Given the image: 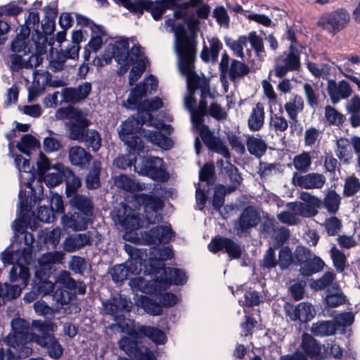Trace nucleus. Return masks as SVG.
Listing matches in <instances>:
<instances>
[{"mask_svg": "<svg viewBox=\"0 0 360 360\" xmlns=\"http://www.w3.org/2000/svg\"><path fill=\"white\" fill-rule=\"evenodd\" d=\"M260 217L257 212L252 207L246 208L240 219V227L242 231L256 226Z\"/></svg>", "mask_w": 360, "mask_h": 360, "instance_id": "nucleus-41", "label": "nucleus"}, {"mask_svg": "<svg viewBox=\"0 0 360 360\" xmlns=\"http://www.w3.org/2000/svg\"><path fill=\"white\" fill-rule=\"evenodd\" d=\"M87 220L85 217L77 214H66L62 217V224L64 229H71L72 231L84 230L87 227Z\"/></svg>", "mask_w": 360, "mask_h": 360, "instance_id": "nucleus-38", "label": "nucleus"}, {"mask_svg": "<svg viewBox=\"0 0 360 360\" xmlns=\"http://www.w3.org/2000/svg\"><path fill=\"white\" fill-rule=\"evenodd\" d=\"M89 242V237L86 234H77L66 238L63 242V248L66 252H72L83 248Z\"/></svg>", "mask_w": 360, "mask_h": 360, "instance_id": "nucleus-37", "label": "nucleus"}, {"mask_svg": "<svg viewBox=\"0 0 360 360\" xmlns=\"http://www.w3.org/2000/svg\"><path fill=\"white\" fill-rule=\"evenodd\" d=\"M11 326L13 332L4 340L8 347L6 349L0 348V360H13L14 352L19 357L28 356L32 350L25 344L30 342H34L45 349L51 359H58L63 356V347L54 335L49 333L56 331V323L33 321L29 328L25 321L16 319L12 321Z\"/></svg>", "mask_w": 360, "mask_h": 360, "instance_id": "nucleus-1", "label": "nucleus"}, {"mask_svg": "<svg viewBox=\"0 0 360 360\" xmlns=\"http://www.w3.org/2000/svg\"><path fill=\"white\" fill-rule=\"evenodd\" d=\"M69 198L70 203L72 207L84 212V213H88L90 211L91 208V204L87 198L74 194Z\"/></svg>", "mask_w": 360, "mask_h": 360, "instance_id": "nucleus-59", "label": "nucleus"}, {"mask_svg": "<svg viewBox=\"0 0 360 360\" xmlns=\"http://www.w3.org/2000/svg\"><path fill=\"white\" fill-rule=\"evenodd\" d=\"M177 54L179 70L187 77L188 94L185 97L184 104L191 112L194 127L200 132L201 138L205 141L210 136V132L208 127L202 122L207 107L205 100L207 97H212L209 81L205 77H196L193 71L195 56L194 41L181 38L177 47Z\"/></svg>", "mask_w": 360, "mask_h": 360, "instance_id": "nucleus-2", "label": "nucleus"}, {"mask_svg": "<svg viewBox=\"0 0 360 360\" xmlns=\"http://www.w3.org/2000/svg\"><path fill=\"white\" fill-rule=\"evenodd\" d=\"M139 334L148 337L156 344H163L166 340L165 333L155 328L150 326H137Z\"/></svg>", "mask_w": 360, "mask_h": 360, "instance_id": "nucleus-45", "label": "nucleus"}, {"mask_svg": "<svg viewBox=\"0 0 360 360\" xmlns=\"http://www.w3.org/2000/svg\"><path fill=\"white\" fill-rule=\"evenodd\" d=\"M246 146L249 153L258 158L262 156L267 149L266 142L259 136H249Z\"/></svg>", "mask_w": 360, "mask_h": 360, "instance_id": "nucleus-39", "label": "nucleus"}, {"mask_svg": "<svg viewBox=\"0 0 360 360\" xmlns=\"http://www.w3.org/2000/svg\"><path fill=\"white\" fill-rule=\"evenodd\" d=\"M334 279L335 275L331 272H327L319 279L311 281L309 286L315 290H320L330 285Z\"/></svg>", "mask_w": 360, "mask_h": 360, "instance_id": "nucleus-61", "label": "nucleus"}, {"mask_svg": "<svg viewBox=\"0 0 360 360\" xmlns=\"http://www.w3.org/2000/svg\"><path fill=\"white\" fill-rule=\"evenodd\" d=\"M340 202V195L335 191L331 190L326 194L323 201H322V205H323L328 212L335 213L339 210Z\"/></svg>", "mask_w": 360, "mask_h": 360, "instance_id": "nucleus-47", "label": "nucleus"}, {"mask_svg": "<svg viewBox=\"0 0 360 360\" xmlns=\"http://www.w3.org/2000/svg\"><path fill=\"white\" fill-rule=\"evenodd\" d=\"M270 127L275 131H285L288 127V122L283 116V112L280 107V110L274 113L271 110Z\"/></svg>", "mask_w": 360, "mask_h": 360, "instance_id": "nucleus-52", "label": "nucleus"}, {"mask_svg": "<svg viewBox=\"0 0 360 360\" xmlns=\"http://www.w3.org/2000/svg\"><path fill=\"white\" fill-rule=\"evenodd\" d=\"M141 262L137 259H133L127 262L125 264H118L115 266L110 271L112 278L114 281L118 283L122 282L127 278L131 281L136 279V278H131V276L136 275L141 271ZM136 278L143 279L141 277ZM130 285V283H129Z\"/></svg>", "mask_w": 360, "mask_h": 360, "instance_id": "nucleus-19", "label": "nucleus"}, {"mask_svg": "<svg viewBox=\"0 0 360 360\" xmlns=\"http://www.w3.org/2000/svg\"><path fill=\"white\" fill-rule=\"evenodd\" d=\"M250 72L249 67L242 62L234 60L231 64V67L229 70V77L231 80H234L236 78L242 77L248 75Z\"/></svg>", "mask_w": 360, "mask_h": 360, "instance_id": "nucleus-55", "label": "nucleus"}, {"mask_svg": "<svg viewBox=\"0 0 360 360\" xmlns=\"http://www.w3.org/2000/svg\"><path fill=\"white\" fill-rule=\"evenodd\" d=\"M323 225L330 236L336 235L342 228V222L336 217H331L326 219Z\"/></svg>", "mask_w": 360, "mask_h": 360, "instance_id": "nucleus-63", "label": "nucleus"}, {"mask_svg": "<svg viewBox=\"0 0 360 360\" xmlns=\"http://www.w3.org/2000/svg\"><path fill=\"white\" fill-rule=\"evenodd\" d=\"M134 170L156 181H164L168 179V174L163 167V161L159 158H144L140 165L134 166Z\"/></svg>", "mask_w": 360, "mask_h": 360, "instance_id": "nucleus-14", "label": "nucleus"}, {"mask_svg": "<svg viewBox=\"0 0 360 360\" xmlns=\"http://www.w3.org/2000/svg\"><path fill=\"white\" fill-rule=\"evenodd\" d=\"M39 181H44L49 187H54L62 182L67 167L60 162L51 165L49 160L41 153L37 161Z\"/></svg>", "mask_w": 360, "mask_h": 360, "instance_id": "nucleus-9", "label": "nucleus"}, {"mask_svg": "<svg viewBox=\"0 0 360 360\" xmlns=\"http://www.w3.org/2000/svg\"><path fill=\"white\" fill-rule=\"evenodd\" d=\"M91 158V155L80 146H73L69 150V159L74 165L84 167L89 163Z\"/></svg>", "mask_w": 360, "mask_h": 360, "instance_id": "nucleus-33", "label": "nucleus"}, {"mask_svg": "<svg viewBox=\"0 0 360 360\" xmlns=\"http://www.w3.org/2000/svg\"><path fill=\"white\" fill-rule=\"evenodd\" d=\"M217 165V167L221 168L222 172L229 174L231 180L233 181L235 186L240 184L241 177L238 173L237 169L229 161H224L222 160H218Z\"/></svg>", "mask_w": 360, "mask_h": 360, "instance_id": "nucleus-58", "label": "nucleus"}, {"mask_svg": "<svg viewBox=\"0 0 360 360\" xmlns=\"http://www.w3.org/2000/svg\"><path fill=\"white\" fill-rule=\"evenodd\" d=\"M225 43L238 58H243V48L246 46L248 39L246 36H240L237 39L233 40L230 38L225 39Z\"/></svg>", "mask_w": 360, "mask_h": 360, "instance_id": "nucleus-51", "label": "nucleus"}, {"mask_svg": "<svg viewBox=\"0 0 360 360\" xmlns=\"http://www.w3.org/2000/svg\"><path fill=\"white\" fill-rule=\"evenodd\" d=\"M83 141L86 142L94 151H97L101 146V138L96 131H86Z\"/></svg>", "mask_w": 360, "mask_h": 360, "instance_id": "nucleus-64", "label": "nucleus"}, {"mask_svg": "<svg viewBox=\"0 0 360 360\" xmlns=\"http://www.w3.org/2000/svg\"><path fill=\"white\" fill-rule=\"evenodd\" d=\"M134 199L137 203L144 206L146 217L149 224L158 222L162 219L158 214L163 207L161 199L146 195H136Z\"/></svg>", "mask_w": 360, "mask_h": 360, "instance_id": "nucleus-16", "label": "nucleus"}, {"mask_svg": "<svg viewBox=\"0 0 360 360\" xmlns=\"http://www.w3.org/2000/svg\"><path fill=\"white\" fill-rule=\"evenodd\" d=\"M131 302L126 297L120 296L114 298L112 302L105 304V308L108 313L115 316L118 309H123L129 311L131 308Z\"/></svg>", "mask_w": 360, "mask_h": 360, "instance_id": "nucleus-42", "label": "nucleus"}, {"mask_svg": "<svg viewBox=\"0 0 360 360\" xmlns=\"http://www.w3.org/2000/svg\"><path fill=\"white\" fill-rule=\"evenodd\" d=\"M116 4L122 5L130 12L141 15L144 11L151 13L153 18L158 20L165 13L161 0H113Z\"/></svg>", "mask_w": 360, "mask_h": 360, "instance_id": "nucleus-11", "label": "nucleus"}, {"mask_svg": "<svg viewBox=\"0 0 360 360\" xmlns=\"http://www.w3.org/2000/svg\"><path fill=\"white\" fill-rule=\"evenodd\" d=\"M158 86L157 79L150 75L146 78L143 83H140L135 88H134L128 97L127 101V106L128 108H133L141 101L142 98L145 96L148 93L151 94L153 91H155Z\"/></svg>", "mask_w": 360, "mask_h": 360, "instance_id": "nucleus-20", "label": "nucleus"}, {"mask_svg": "<svg viewBox=\"0 0 360 360\" xmlns=\"http://www.w3.org/2000/svg\"><path fill=\"white\" fill-rule=\"evenodd\" d=\"M210 11L211 8L209 5L201 4L196 9L198 18L192 11L183 12L181 10H176L174 12V17L176 19L184 20L191 32V36L188 37L182 25L173 27L172 30L176 37L175 48L176 52L181 38L186 39L188 41H194L195 46H197L196 34L200 30V24L199 18L207 19L210 13Z\"/></svg>", "mask_w": 360, "mask_h": 360, "instance_id": "nucleus-5", "label": "nucleus"}, {"mask_svg": "<svg viewBox=\"0 0 360 360\" xmlns=\"http://www.w3.org/2000/svg\"><path fill=\"white\" fill-rule=\"evenodd\" d=\"M336 326L333 321L317 322L311 326V333L317 336H328L336 332Z\"/></svg>", "mask_w": 360, "mask_h": 360, "instance_id": "nucleus-44", "label": "nucleus"}, {"mask_svg": "<svg viewBox=\"0 0 360 360\" xmlns=\"http://www.w3.org/2000/svg\"><path fill=\"white\" fill-rule=\"evenodd\" d=\"M25 0H18V2L11 1L0 8V16L2 15H18L23 11L22 5H25Z\"/></svg>", "mask_w": 360, "mask_h": 360, "instance_id": "nucleus-56", "label": "nucleus"}, {"mask_svg": "<svg viewBox=\"0 0 360 360\" xmlns=\"http://www.w3.org/2000/svg\"><path fill=\"white\" fill-rule=\"evenodd\" d=\"M349 20V13L344 8H339L333 12L321 15L318 25L331 34H335L347 25Z\"/></svg>", "mask_w": 360, "mask_h": 360, "instance_id": "nucleus-12", "label": "nucleus"}, {"mask_svg": "<svg viewBox=\"0 0 360 360\" xmlns=\"http://www.w3.org/2000/svg\"><path fill=\"white\" fill-rule=\"evenodd\" d=\"M295 202L288 203V210L279 213L277 216L278 220L288 225H295L300 222V217H302L300 212L295 210Z\"/></svg>", "mask_w": 360, "mask_h": 360, "instance_id": "nucleus-40", "label": "nucleus"}, {"mask_svg": "<svg viewBox=\"0 0 360 360\" xmlns=\"http://www.w3.org/2000/svg\"><path fill=\"white\" fill-rule=\"evenodd\" d=\"M327 91L333 104L338 103L342 99H346L352 95V90L347 82L341 80L338 83L329 79L327 84Z\"/></svg>", "mask_w": 360, "mask_h": 360, "instance_id": "nucleus-25", "label": "nucleus"}, {"mask_svg": "<svg viewBox=\"0 0 360 360\" xmlns=\"http://www.w3.org/2000/svg\"><path fill=\"white\" fill-rule=\"evenodd\" d=\"M311 165V157L309 153L303 152L293 158V165L298 171L306 172Z\"/></svg>", "mask_w": 360, "mask_h": 360, "instance_id": "nucleus-57", "label": "nucleus"}, {"mask_svg": "<svg viewBox=\"0 0 360 360\" xmlns=\"http://www.w3.org/2000/svg\"><path fill=\"white\" fill-rule=\"evenodd\" d=\"M307 67L311 75L316 77H326L330 72V67L328 64L322 63L318 65L315 63L308 61Z\"/></svg>", "mask_w": 360, "mask_h": 360, "instance_id": "nucleus-60", "label": "nucleus"}, {"mask_svg": "<svg viewBox=\"0 0 360 360\" xmlns=\"http://www.w3.org/2000/svg\"><path fill=\"white\" fill-rule=\"evenodd\" d=\"M46 85L56 88L64 86L65 83L60 79H51V75L48 72H36L34 74L33 89L30 90L29 101H32L42 93Z\"/></svg>", "mask_w": 360, "mask_h": 360, "instance_id": "nucleus-18", "label": "nucleus"}, {"mask_svg": "<svg viewBox=\"0 0 360 360\" xmlns=\"http://www.w3.org/2000/svg\"><path fill=\"white\" fill-rule=\"evenodd\" d=\"M115 223L120 224L125 230L124 238L135 240L130 236V232L141 227V220L129 206L122 205L112 215Z\"/></svg>", "mask_w": 360, "mask_h": 360, "instance_id": "nucleus-15", "label": "nucleus"}, {"mask_svg": "<svg viewBox=\"0 0 360 360\" xmlns=\"http://www.w3.org/2000/svg\"><path fill=\"white\" fill-rule=\"evenodd\" d=\"M172 236L173 233L169 225L159 226L150 230V236L145 240L147 243H166Z\"/></svg>", "mask_w": 360, "mask_h": 360, "instance_id": "nucleus-31", "label": "nucleus"}, {"mask_svg": "<svg viewBox=\"0 0 360 360\" xmlns=\"http://www.w3.org/2000/svg\"><path fill=\"white\" fill-rule=\"evenodd\" d=\"M64 177L66 182V193L68 197L70 198L72 195L76 194L77 190L81 186V181L68 167Z\"/></svg>", "mask_w": 360, "mask_h": 360, "instance_id": "nucleus-54", "label": "nucleus"}, {"mask_svg": "<svg viewBox=\"0 0 360 360\" xmlns=\"http://www.w3.org/2000/svg\"><path fill=\"white\" fill-rule=\"evenodd\" d=\"M22 55L13 52L8 56V65L11 70L18 72L22 68H32L33 66L39 65L41 59L37 55H31L27 59L23 58Z\"/></svg>", "mask_w": 360, "mask_h": 360, "instance_id": "nucleus-28", "label": "nucleus"}, {"mask_svg": "<svg viewBox=\"0 0 360 360\" xmlns=\"http://www.w3.org/2000/svg\"><path fill=\"white\" fill-rule=\"evenodd\" d=\"M302 349L313 360H319L321 346L316 340L307 333H304L302 337Z\"/></svg>", "mask_w": 360, "mask_h": 360, "instance_id": "nucleus-32", "label": "nucleus"}, {"mask_svg": "<svg viewBox=\"0 0 360 360\" xmlns=\"http://www.w3.org/2000/svg\"><path fill=\"white\" fill-rule=\"evenodd\" d=\"M304 203L295 202L297 210L303 217H311L317 214L318 209L322 206V200L308 192L303 191L300 195Z\"/></svg>", "mask_w": 360, "mask_h": 360, "instance_id": "nucleus-22", "label": "nucleus"}, {"mask_svg": "<svg viewBox=\"0 0 360 360\" xmlns=\"http://www.w3.org/2000/svg\"><path fill=\"white\" fill-rule=\"evenodd\" d=\"M324 117L328 124L339 127L342 126L346 120L345 115L330 105L325 107Z\"/></svg>", "mask_w": 360, "mask_h": 360, "instance_id": "nucleus-43", "label": "nucleus"}, {"mask_svg": "<svg viewBox=\"0 0 360 360\" xmlns=\"http://www.w3.org/2000/svg\"><path fill=\"white\" fill-rule=\"evenodd\" d=\"M135 124L138 126L139 123L133 117L129 118L120 126L119 136L121 140L128 146V155L127 157H118L114 160L113 164L117 167L125 169L132 165L136 160V155L143 149L142 141H137L135 139V133L134 132Z\"/></svg>", "mask_w": 360, "mask_h": 360, "instance_id": "nucleus-7", "label": "nucleus"}, {"mask_svg": "<svg viewBox=\"0 0 360 360\" xmlns=\"http://www.w3.org/2000/svg\"><path fill=\"white\" fill-rule=\"evenodd\" d=\"M25 243L27 247L22 251H15L11 252L8 250L1 253V259L6 264H13V266L10 271L11 280L14 281L21 278L24 286L27 285L29 278V271L24 264H29L31 259V245L34 242V238L30 233H24Z\"/></svg>", "mask_w": 360, "mask_h": 360, "instance_id": "nucleus-4", "label": "nucleus"}, {"mask_svg": "<svg viewBox=\"0 0 360 360\" xmlns=\"http://www.w3.org/2000/svg\"><path fill=\"white\" fill-rule=\"evenodd\" d=\"M185 273L176 269H164L161 278L146 283L143 279L136 278L130 282V287L145 293H158L168 288L172 284L180 285L186 281Z\"/></svg>", "mask_w": 360, "mask_h": 360, "instance_id": "nucleus-6", "label": "nucleus"}, {"mask_svg": "<svg viewBox=\"0 0 360 360\" xmlns=\"http://www.w3.org/2000/svg\"><path fill=\"white\" fill-rule=\"evenodd\" d=\"M323 262L319 257H311L305 262L300 268V273L304 276H309L321 271L323 267Z\"/></svg>", "mask_w": 360, "mask_h": 360, "instance_id": "nucleus-48", "label": "nucleus"}, {"mask_svg": "<svg viewBox=\"0 0 360 360\" xmlns=\"http://www.w3.org/2000/svg\"><path fill=\"white\" fill-rule=\"evenodd\" d=\"M304 106V103L302 97L294 94L292 99L285 103L284 108L290 119L293 122H297L298 113L303 110Z\"/></svg>", "mask_w": 360, "mask_h": 360, "instance_id": "nucleus-35", "label": "nucleus"}, {"mask_svg": "<svg viewBox=\"0 0 360 360\" xmlns=\"http://www.w3.org/2000/svg\"><path fill=\"white\" fill-rule=\"evenodd\" d=\"M360 190V181L354 175H350L345 179L342 194L345 197H351Z\"/></svg>", "mask_w": 360, "mask_h": 360, "instance_id": "nucleus-53", "label": "nucleus"}, {"mask_svg": "<svg viewBox=\"0 0 360 360\" xmlns=\"http://www.w3.org/2000/svg\"><path fill=\"white\" fill-rule=\"evenodd\" d=\"M285 311L291 321H300L302 323L310 321L316 314L314 307L306 302H300L295 307L288 305Z\"/></svg>", "mask_w": 360, "mask_h": 360, "instance_id": "nucleus-21", "label": "nucleus"}, {"mask_svg": "<svg viewBox=\"0 0 360 360\" xmlns=\"http://www.w3.org/2000/svg\"><path fill=\"white\" fill-rule=\"evenodd\" d=\"M292 183L295 186L305 189H319L324 186L326 177L319 173H309L304 175L295 173L292 179Z\"/></svg>", "mask_w": 360, "mask_h": 360, "instance_id": "nucleus-23", "label": "nucleus"}, {"mask_svg": "<svg viewBox=\"0 0 360 360\" xmlns=\"http://www.w3.org/2000/svg\"><path fill=\"white\" fill-rule=\"evenodd\" d=\"M29 35V30L22 28L20 32L11 41V51L14 53H22L23 56L28 55L30 53Z\"/></svg>", "mask_w": 360, "mask_h": 360, "instance_id": "nucleus-30", "label": "nucleus"}, {"mask_svg": "<svg viewBox=\"0 0 360 360\" xmlns=\"http://www.w3.org/2000/svg\"><path fill=\"white\" fill-rule=\"evenodd\" d=\"M56 117L58 120H72L83 127H88L90 124L85 115L72 106L58 109L56 112Z\"/></svg>", "mask_w": 360, "mask_h": 360, "instance_id": "nucleus-29", "label": "nucleus"}, {"mask_svg": "<svg viewBox=\"0 0 360 360\" xmlns=\"http://www.w3.org/2000/svg\"><path fill=\"white\" fill-rule=\"evenodd\" d=\"M335 153L340 161L349 163L353 158V152L350 141L345 138H340L336 142Z\"/></svg>", "mask_w": 360, "mask_h": 360, "instance_id": "nucleus-34", "label": "nucleus"}, {"mask_svg": "<svg viewBox=\"0 0 360 360\" xmlns=\"http://www.w3.org/2000/svg\"><path fill=\"white\" fill-rule=\"evenodd\" d=\"M159 303L149 299L145 295H136L134 297L135 304L153 316L160 315L162 312V307H169L176 304L179 299L177 296L172 292L160 294L158 297Z\"/></svg>", "mask_w": 360, "mask_h": 360, "instance_id": "nucleus-10", "label": "nucleus"}, {"mask_svg": "<svg viewBox=\"0 0 360 360\" xmlns=\"http://www.w3.org/2000/svg\"><path fill=\"white\" fill-rule=\"evenodd\" d=\"M114 182L116 186L127 191L134 192L143 189L142 185L136 183L125 175H119L116 176Z\"/></svg>", "mask_w": 360, "mask_h": 360, "instance_id": "nucleus-49", "label": "nucleus"}, {"mask_svg": "<svg viewBox=\"0 0 360 360\" xmlns=\"http://www.w3.org/2000/svg\"><path fill=\"white\" fill-rule=\"evenodd\" d=\"M17 147L22 153L29 155L30 151L40 148V142L33 136L26 134L17 143Z\"/></svg>", "mask_w": 360, "mask_h": 360, "instance_id": "nucleus-46", "label": "nucleus"}, {"mask_svg": "<svg viewBox=\"0 0 360 360\" xmlns=\"http://www.w3.org/2000/svg\"><path fill=\"white\" fill-rule=\"evenodd\" d=\"M119 325L122 332L129 335V337H123L119 341L120 347L126 354L134 356L136 360H155L153 354L148 349H145L143 352L137 348L134 339L137 338L139 333L134 321L129 319L125 323H119Z\"/></svg>", "mask_w": 360, "mask_h": 360, "instance_id": "nucleus-8", "label": "nucleus"}, {"mask_svg": "<svg viewBox=\"0 0 360 360\" xmlns=\"http://www.w3.org/2000/svg\"><path fill=\"white\" fill-rule=\"evenodd\" d=\"M106 36V32L104 28L99 25H92L91 30V38L85 47L84 58L89 60L91 52H97L99 51L103 44V38Z\"/></svg>", "mask_w": 360, "mask_h": 360, "instance_id": "nucleus-27", "label": "nucleus"}, {"mask_svg": "<svg viewBox=\"0 0 360 360\" xmlns=\"http://www.w3.org/2000/svg\"><path fill=\"white\" fill-rule=\"evenodd\" d=\"M208 249L213 253L225 250L229 256L233 259L238 258L241 254L240 248L236 243L222 237L213 238L208 245Z\"/></svg>", "mask_w": 360, "mask_h": 360, "instance_id": "nucleus-24", "label": "nucleus"}, {"mask_svg": "<svg viewBox=\"0 0 360 360\" xmlns=\"http://www.w3.org/2000/svg\"><path fill=\"white\" fill-rule=\"evenodd\" d=\"M163 105V103L162 100L159 98H155L153 100H145L143 102L141 103V101L138 104L134 105L132 108H137L139 110L138 116L140 118L141 121L140 124H147L148 125L153 126V124L152 122V116L150 113V111L158 110L162 108Z\"/></svg>", "mask_w": 360, "mask_h": 360, "instance_id": "nucleus-26", "label": "nucleus"}, {"mask_svg": "<svg viewBox=\"0 0 360 360\" xmlns=\"http://www.w3.org/2000/svg\"><path fill=\"white\" fill-rule=\"evenodd\" d=\"M264 110L263 105L260 103L256 104L253 108L248 119V127L252 131L259 130L264 124Z\"/></svg>", "mask_w": 360, "mask_h": 360, "instance_id": "nucleus-36", "label": "nucleus"}, {"mask_svg": "<svg viewBox=\"0 0 360 360\" xmlns=\"http://www.w3.org/2000/svg\"><path fill=\"white\" fill-rule=\"evenodd\" d=\"M15 163L20 172V181L21 185L30 188L32 195L30 200L33 198L34 201L40 200L43 195L44 188L39 184L36 188H32V184L34 182V176L32 172L33 167L30 165V162L21 156L16 157Z\"/></svg>", "mask_w": 360, "mask_h": 360, "instance_id": "nucleus-13", "label": "nucleus"}, {"mask_svg": "<svg viewBox=\"0 0 360 360\" xmlns=\"http://www.w3.org/2000/svg\"><path fill=\"white\" fill-rule=\"evenodd\" d=\"M128 47L127 39L120 38L113 43H110L105 48L102 57H96L93 63L96 67H102L109 64L114 58L120 65V74L125 73L132 65L129 75V84L132 85L145 71L148 60L139 46H133L130 51H127Z\"/></svg>", "mask_w": 360, "mask_h": 360, "instance_id": "nucleus-3", "label": "nucleus"}, {"mask_svg": "<svg viewBox=\"0 0 360 360\" xmlns=\"http://www.w3.org/2000/svg\"><path fill=\"white\" fill-rule=\"evenodd\" d=\"M345 302V297L340 290L328 292L326 297V302L330 307H336Z\"/></svg>", "mask_w": 360, "mask_h": 360, "instance_id": "nucleus-62", "label": "nucleus"}, {"mask_svg": "<svg viewBox=\"0 0 360 360\" xmlns=\"http://www.w3.org/2000/svg\"><path fill=\"white\" fill-rule=\"evenodd\" d=\"M139 123L138 126L136 124L134 127V132L135 133V138L137 141H141L140 137H143L149 142L155 146L160 147L164 150H169L173 146L172 141L167 136L162 135L160 131H150L149 130L142 129L140 127V122L139 120L134 118Z\"/></svg>", "mask_w": 360, "mask_h": 360, "instance_id": "nucleus-17", "label": "nucleus"}, {"mask_svg": "<svg viewBox=\"0 0 360 360\" xmlns=\"http://www.w3.org/2000/svg\"><path fill=\"white\" fill-rule=\"evenodd\" d=\"M64 258V253L62 252H53L44 254L39 260L40 269L38 271H43L46 269V266L56 263H60Z\"/></svg>", "mask_w": 360, "mask_h": 360, "instance_id": "nucleus-50", "label": "nucleus"}]
</instances>
